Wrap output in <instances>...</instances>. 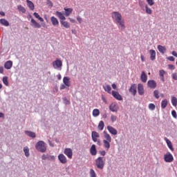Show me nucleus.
Returning <instances> with one entry per match:
<instances>
[{
    "mask_svg": "<svg viewBox=\"0 0 177 177\" xmlns=\"http://www.w3.org/2000/svg\"><path fill=\"white\" fill-rule=\"evenodd\" d=\"M112 19L115 21L116 24H118V27H121L122 30L125 28V24H124V20H122V16L118 12H112Z\"/></svg>",
    "mask_w": 177,
    "mask_h": 177,
    "instance_id": "nucleus-1",
    "label": "nucleus"
},
{
    "mask_svg": "<svg viewBox=\"0 0 177 177\" xmlns=\"http://www.w3.org/2000/svg\"><path fill=\"white\" fill-rule=\"evenodd\" d=\"M35 149L40 153L46 151V143L42 140L38 141L35 145Z\"/></svg>",
    "mask_w": 177,
    "mask_h": 177,
    "instance_id": "nucleus-2",
    "label": "nucleus"
},
{
    "mask_svg": "<svg viewBox=\"0 0 177 177\" xmlns=\"http://www.w3.org/2000/svg\"><path fill=\"white\" fill-rule=\"evenodd\" d=\"M95 167H97L98 169H104V165L106 164L104 158L100 156L97 159H95Z\"/></svg>",
    "mask_w": 177,
    "mask_h": 177,
    "instance_id": "nucleus-3",
    "label": "nucleus"
},
{
    "mask_svg": "<svg viewBox=\"0 0 177 177\" xmlns=\"http://www.w3.org/2000/svg\"><path fill=\"white\" fill-rule=\"evenodd\" d=\"M164 160L165 162H172L174 161V156L170 152H167L164 155Z\"/></svg>",
    "mask_w": 177,
    "mask_h": 177,
    "instance_id": "nucleus-4",
    "label": "nucleus"
},
{
    "mask_svg": "<svg viewBox=\"0 0 177 177\" xmlns=\"http://www.w3.org/2000/svg\"><path fill=\"white\" fill-rule=\"evenodd\" d=\"M136 84H133L131 85L130 88L129 89V92L133 95V96H136L138 92Z\"/></svg>",
    "mask_w": 177,
    "mask_h": 177,
    "instance_id": "nucleus-5",
    "label": "nucleus"
},
{
    "mask_svg": "<svg viewBox=\"0 0 177 177\" xmlns=\"http://www.w3.org/2000/svg\"><path fill=\"white\" fill-rule=\"evenodd\" d=\"M62 66L63 62L60 59H57L53 62V66L54 67V68H62Z\"/></svg>",
    "mask_w": 177,
    "mask_h": 177,
    "instance_id": "nucleus-6",
    "label": "nucleus"
},
{
    "mask_svg": "<svg viewBox=\"0 0 177 177\" xmlns=\"http://www.w3.org/2000/svg\"><path fill=\"white\" fill-rule=\"evenodd\" d=\"M65 156H68V158H73V150L71 148H66L64 151Z\"/></svg>",
    "mask_w": 177,
    "mask_h": 177,
    "instance_id": "nucleus-7",
    "label": "nucleus"
},
{
    "mask_svg": "<svg viewBox=\"0 0 177 177\" xmlns=\"http://www.w3.org/2000/svg\"><path fill=\"white\" fill-rule=\"evenodd\" d=\"M147 86L151 89H156L157 88V83L154 80H149L147 82Z\"/></svg>",
    "mask_w": 177,
    "mask_h": 177,
    "instance_id": "nucleus-8",
    "label": "nucleus"
},
{
    "mask_svg": "<svg viewBox=\"0 0 177 177\" xmlns=\"http://www.w3.org/2000/svg\"><path fill=\"white\" fill-rule=\"evenodd\" d=\"M58 160L62 164H66L67 162V158L63 153H60L58 156Z\"/></svg>",
    "mask_w": 177,
    "mask_h": 177,
    "instance_id": "nucleus-9",
    "label": "nucleus"
},
{
    "mask_svg": "<svg viewBox=\"0 0 177 177\" xmlns=\"http://www.w3.org/2000/svg\"><path fill=\"white\" fill-rule=\"evenodd\" d=\"M41 160H48V161H53L55 160V156H50L49 154H43L41 156Z\"/></svg>",
    "mask_w": 177,
    "mask_h": 177,
    "instance_id": "nucleus-10",
    "label": "nucleus"
},
{
    "mask_svg": "<svg viewBox=\"0 0 177 177\" xmlns=\"http://www.w3.org/2000/svg\"><path fill=\"white\" fill-rule=\"evenodd\" d=\"M30 23H31L30 26H32V27H33L34 28H41V24L37 22V21H35L34 18H32Z\"/></svg>",
    "mask_w": 177,
    "mask_h": 177,
    "instance_id": "nucleus-11",
    "label": "nucleus"
},
{
    "mask_svg": "<svg viewBox=\"0 0 177 177\" xmlns=\"http://www.w3.org/2000/svg\"><path fill=\"white\" fill-rule=\"evenodd\" d=\"M138 92L140 96H143L145 95V88L143 87V84H138Z\"/></svg>",
    "mask_w": 177,
    "mask_h": 177,
    "instance_id": "nucleus-12",
    "label": "nucleus"
},
{
    "mask_svg": "<svg viewBox=\"0 0 177 177\" xmlns=\"http://www.w3.org/2000/svg\"><path fill=\"white\" fill-rule=\"evenodd\" d=\"M112 96L115 97L117 100H122V96L120 95L118 91H112Z\"/></svg>",
    "mask_w": 177,
    "mask_h": 177,
    "instance_id": "nucleus-13",
    "label": "nucleus"
},
{
    "mask_svg": "<svg viewBox=\"0 0 177 177\" xmlns=\"http://www.w3.org/2000/svg\"><path fill=\"white\" fill-rule=\"evenodd\" d=\"M91 138L93 142H97V138H100V135L96 131H92Z\"/></svg>",
    "mask_w": 177,
    "mask_h": 177,
    "instance_id": "nucleus-14",
    "label": "nucleus"
},
{
    "mask_svg": "<svg viewBox=\"0 0 177 177\" xmlns=\"http://www.w3.org/2000/svg\"><path fill=\"white\" fill-rule=\"evenodd\" d=\"M109 110L111 111L113 113H117V111H118V106H117V104L112 103L109 106Z\"/></svg>",
    "mask_w": 177,
    "mask_h": 177,
    "instance_id": "nucleus-15",
    "label": "nucleus"
},
{
    "mask_svg": "<svg viewBox=\"0 0 177 177\" xmlns=\"http://www.w3.org/2000/svg\"><path fill=\"white\" fill-rule=\"evenodd\" d=\"M50 21L54 27H57L59 26V20L55 17H51Z\"/></svg>",
    "mask_w": 177,
    "mask_h": 177,
    "instance_id": "nucleus-16",
    "label": "nucleus"
},
{
    "mask_svg": "<svg viewBox=\"0 0 177 177\" xmlns=\"http://www.w3.org/2000/svg\"><path fill=\"white\" fill-rule=\"evenodd\" d=\"M90 154L91 156H96L97 154V150L96 149V145H93L90 148Z\"/></svg>",
    "mask_w": 177,
    "mask_h": 177,
    "instance_id": "nucleus-17",
    "label": "nucleus"
},
{
    "mask_svg": "<svg viewBox=\"0 0 177 177\" xmlns=\"http://www.w3.org/2000/svg\"><path fill=\"white\" fill-rule=\"evenodd\" d=\"M107 129L109 131V132H110L111 133V135H117V133H118V131H117V129H114V127H111V126H108L107 127Z\"/></svg>",
    "mask_w": 177,
    "mask_h": 177,
    "instance_id": "nucleus-18",
    "label": "nucleus"
},
{
    "mask_svg": "<svg viewBox=\"0 0 177 177\" xmlns=\"http://www.w3.org/2000/svg\"><path fill=\"white\" fill-rule=\"evenodd\" d=\"M12 66H13V62L12 61H7L4 63V68L6 70H10Z\"/></svg>",
    "mask_w": 177,
    "mask_h": 177,
    "instance_id": "nucleus-19",
    "label": "nucleus"
},
{
    "mask_svg": "<svg viewBox=\"0 0 177 177\" xmlns=\"http://www.w3.org/2000/svg\"><path fill=\"white\" fill-rule=\"evenodd\" d=\"M140 80L142 82L146 83L147 82V75L145 71H142L140 75Z\"/></svg>",
    "mask_w": 177,
    "mask_h": 177,
    "instance_id": "nucleus-20",
    "label": "nucleus"
},
{
    "mask_svg": "<svg viewBox=\"0 0 177 177\" xmlns=\"http://www.w3.org/2000/svg\"><path fill=\"white\" fill-rule=\"evenodd\" d=\"M25 135L29 136V138H37V134L31 131H25Z\"/></svg>",
    "mask_w": 177,
    "mask_h": 177,
    "instance_id": "nucleus-21",
    "label": "nucleus"
},
{
    "mask_svg": "<svg viewBox=\"0 0 177 177\" xmlns=\"http://www.w3.org/2000/svg\"><path fill=\"white\" fill-rule=\"evenodd\" d=\"M165 140L169 147V149L171 151H174V147L172 146V142H171V140H169L168 138H165Z\"/></svg>",
    "mask_w": 177,
    "mask_h": 177,
    "instance_id": "nucleus-22",
    "label": "nucleus"
},
{
    "mask_svg": "<svg viewBox=\"0 0 177 177\" xmlns=\"http://www.w3.org/2000/svg\"><path fill=\"white\" fill-rule=\"evenodd\" d=\"M150 53V59L153 62L156 60V50H149Z\"/></svg>",
    "mask_w": 177,
    "mask_h": 177,
    "instance_id": "nucleus-23",
    "label": "nucleus"
},
{
    "mask_svg": "<svg viewBox=\"0 0 177 177\" xmlns=\"http://www.w3.org/2000/svg\"><path fill=\"white\" fill-rule=\"evenodd\" d=\"M158 50L160 52V53L164 54L165 53L167 52V48H165V46L158 45Z\"/></svg>",
    "mask_w": 177,
    "mask_h": 177,
    "instance_id": "nucleus-24",
    "label": "nucleus"
},
{
    "mask_svg": "<svg viewBox=\"0 0 177 177\" xmlns=\"http://www.w3.org/2000/svg\"><path fill=\"white\" fill-rule=\"evenodd\" d=\"M63 82L66 86H70V85H71L70 84V78L68 77H64L63 78Z\"/></svg>",
    "mask_w": 177,
    "mask_h": 177,
    "instance_id": "nucleus-25",
    "label": "nucleus"
},
{
    "mask_svg": "<svg viewBox=\"0 0 177 177\" xmlns=\"http://www.w3.org/2000/svg\"><path fill=\"white\" fill-rule=\"evenodd\" d=\"M64 10L65 11V16L66 17H68V16L73 13V8H64Z\"/></svg>",
    "mask_w": 177,
    "mask_h": 177,
    "instance_id": "nucleus-26",
    "label": "nucleus"
},
{
    "mask_svg": "<svg viewBox=\"0 0 177 177\" xmlns=\"http://www.w3.org/2000/svg\"><path fill=\"white\" fill-rule=\"evenodd\" d=\"M26 2L29 9H30V10H34L35 9L34 3H32V1L30 0H26Z\"/></svg>",
    "mask_w": 177,
    "mask_h": 177,
    "instance_id": "nucleus-27",
    "label": "nucleus"
},
{
    "mask_svg": "<svg viewBox=\"0 0 177 177\" xmlns=\"http://www.w3.org/2000/svg\"><path fill=\"white\" fill-rule=\"evenodd\" d=\"M103 133L106 140L108 142H111V136H110V134L107 133V131H104Z\"/></svg>",
    "mask_w": 177,
    "mask_h": 177,
    "instance_id": "nucleus-28",
    "label": "nucleus"
},
{
    "mask_svg": "<svg viewBox=\"0 0 177 177\" xmlns=\"http://www.w3.org/2000/svg\"><path fill=\"white\" fill-rule=\"evenodd\" d=\"M103 143L105 149H106V150H109L110 149V143H111V141L103 140Z\"/></svg>",
    "mask_w": 177,
    "mask_h": 177,
    "instance_id": "nucleus-29",
    "label": "nucleus"
},
{
    "mask_svg": "<svg viewBox=\"0 0 177 177\" xmlns=\"http://www.w3.org/2000/svg\"><path fill=\"white\" fill-rule=\"evenodd\" d=\"M0 23L3 26H5V27H9V21L5 19H0Z\"/></svg>",
    "mask_w": 177,
    "mask_h": 177,
    "instance_id": "nucleus-30",
    "label": "nucleus"
},
{
    "mask_svg": "<svg viewBox=\"0 0 177 177\" xmlns=\"http://www.w3.org/2000/svg\"><path fill=\"white\" fill-rule=\"evenodd\" d=\"M100 115V111L97 109L93 110V117H99Z\"/></svg>",
    "mask_w": 177,
    "mask_h": 177,
    "instance_id": "nucleus-31",
    "label": "nucleus"
},
{
    "mask_svg": "<svg viewBox=\"0 0 177 177\" xmlns=\"http://www.w3.org/2000/svg\"><path fill=\"white\" fill-rule=\"evenodd\" d=\"M60 24H62L64 28H70V24L66 21H60Z\"/></svg>",
    "mask_w": 177,
    "mask_h": 177,
    "instance_id": "nucleus-32",
    "label": "nucleus"
},
{
    "mask_svg": "<svg viewBox=\"0 0 177 177\" xmlns=\"http://www.w3.org/2000/svg\"><path fill=\"white\" fill-rule=\"evenodd\" d=\"M168 106V100L165 99L161 102V109H165Z\"/></svg>",
    "mask_w": 177,
    "mask_h": 177,
    "instance_id": "nucleus-33",
    "label": "nucleus"
},
{
    "mask_svg": "<svg viewBox=\"0 0 177 177\" xmlns=\"http://www.w3.org/2000/svg\"><path fill=\"white\" fill-rule=\"evenodd\" d=\"M24 152L26 157H30V149H28V147H25L24 148Z\"/></svg>",
    "mask_w": 177,
    "mask_h": 177,
    "instance_id": "nucleus-34",
    "label": "nucleus"
},
{
    "mask_svg": "<svg viewBox=\"0 0 177 177\" xmlns=\"http://www.w3.org/2000/svg\"><path fill=\"white\" fill-rule=\"evenodd\" d=\"M33 16H35V17L36 19H38V20H39V21H41V23H44L43 18L39 16V14H38V12H34Z\"/></svg>",
    "mask_w": 177,
    "mask_h": 177,
    "instance_id": "nucleus-35",
    "label": "nucleus"
},
{
    "mask_svg": "<svg viewBox=\"0 0 177 177\" xmlns=\"http://www.w3.org/2000/svg\"><path fill=\"white\" fill-rule=\"evenodd\" d=\"M104 128V122H103V120L100 121L99 124H98V129H100V131H103Z\"/></svg>",
    "mask_w": 177,
    "mask_h": 177,
    "instance_id": "nucleus-36",
    "label": "nucleus"
},
{
    "mask_svg": "<svg viewBox=\"0 0 177 177\" xmlns=\"http://www.w3.org/2000/svg\"><path fill=\"white\" fill-rule=\"evenodd\" d=\"M17 9H18L19 12H21V13H26V8L24 7H23V6H21V5L17 6Z\"/></svg>",
    "mask_w": 177,
    "mask_h": 177,
    "instance_id": "nucleus-37",
    "label": "nucleus"
},
{
    "mask_svg": "<svg viewBox=\"0 0 177 177\" xmlns=\"http://www.w3.org/2000/svg\"><path fill=\"white\" fill-rule=\"evenodd\" d=\"M103 88L105 92H108V93H111V86L110 85L103 86Z\"/></svg>",
    "mask_w": 177,
    "mask_h": 177,
    "instance_id": "nucleus-38",
    "label": "nucleus"
},
{
    "mask_svg": "<svg viewBox=\"0 0 177 177\" xmlns=\"http://www.w3.org/2000/svg\"><path fill=\"white\" fill-rule=\"evenodd\" d=\"M3 83L6 86H9V82L8 81V76H4L2 79Z\"/></svg>",
    "mask_w": 177,
    "mask_h": 177,
    "instance_id": "nucleus-39",
    "label": "nucleus"
},
{
    "mask_svg": "<svg viewBox=\"0 0 177 177\" xmlns=\"http://www.w3.org/2000/svg\"><path fill=\"white\" fill-rule=\"evenodd\" d=\"M171 104L174 107H176V106H177V98H176V97H171Z\"/></svg>",
    "mask_w": 177,
    "mask_h": 177,
    "instance_id": "nucleus-40",
    "label": "nucleus"
},
{
    "mask_svg": "<svg viewBox=\"0 0 177 177\" xmlns=\"http://www.w3.org/2000/svg\"><path fill=\"white\" fill-rule=\"evenodd\" d=\"M55 15L57 17L59 18V20L64 16V14H63L62 12L56 11Z\"/></svg>",
    "mask_w": 177,
    "mask_h": 177,
    "instance_id": "nucleus-41",
    "label": "nucleus"
},
{
    "mask_svg": "<svg viewBox=\"0 0 177 177\" xmlns=\"http://www.w3.org/2000/svg\"><path fill=\"white\" fill-rule=\"evenodd\" d=\"M145 12L147 15H151L152 13L151 8H149L147 5L145 6Z\"/></svg>",
    "mask_w": 177,
    "mask_h": 177,
    "instance_id": "nucleus-42",
    "label": "nucleus"
},
{
    "mask_svg": "<svg viewBox=\"0 0 177 177\" xmlns=\"http://www.w3.org/2000/svg\"><path fill=\"white\" fill-rule=\"evenodd\" d=\"M149 110H151V111H154V110H156V105L153 103H151L149 104Z\"/></svg>",
    "mask_w": 177,
    "mask_h": 177,
    "instance_id": "nucleus-43",
    "label": "nucleus"
},
{
    "mask_svg": "<svg viewBox=\"0 0 177 177\" xmlns=\"http://www.w3.org/2000/svg\"><path fill=\"white\" fill-rule=\"evenodd\" d=\"M90 176L96 177V172H95V170H93V169H90Z\"/></svg>",
    "mask_w": 177,
    "mask_h": 177,
    "instance_id": "nucleus-44",
    "label": "nucleus"
},
{
    "mask_svg": "<svg viewBox=\"0 0 177 177\" xmlns=\"http://www.w3.org/2000/svg\"><path fill=\"white\" fill-rule=\"evenodd\" d=\"M158 90H155L153 91V95H154V97H156V99H160V95H158Z\"/></svg>",
    "mask_w": 177,
    "mask_h": 177,
    "instance_id": "nucleus-45",
    "label": "nucleus"
},
{
    "mask_svg": "<svg viewBox=\"0 0 177 177\" xmlns=\"http://www.w3.org/2000/svg\"><path fill=\"white\" fill-rule=\"evenodd\" d=\"M111 120L112 122H115L117 121V116L114 115H111Z\"/></svg>",
    "mask_w": 177,
    "mask_h": 177,
    "instance_id": "nucleus-46",
    "label": "nucleus"
},
{
    "mask_svg": "<svg viewBox=\"0 0 177 177\" xmlns=\"http://www.w3.org/2000/svg\"><path fill=\"white\" fill-rule=\"evenodd\" d=\"M62 100L64 104H70V100H68L66 97H63Z\"/></svg>",
    "mask_w": 177,
    "mask_h": 177,
    "instance_id": "nucleus-47",
    "label": "nucleus"
},
{
    "mask_svg": "<svg viewBox=\"0 0 177 177\" xmlns=\"http://www.w3.org/2000/svg\"><path fill=\"white\" fill-rule=\"evenodd\" d=\"M147 2L149 6H153V5H154V0H147Z\"/></svg>",
    "mask_w": 177,
    "mask_h": 177,
    "instance_id": "nucleus-48",
    "label": "nucleus"
},
{
    "mask_svg": "<svg viewBox=\"0 0 177 177\" xmlns=\"http://www.w3.org/2000/svg\"><path fill=\"white\" fill-rule=\"evenodd\" d=\"M47 5H48L50 8H53V3L52 1H50V0H47Z\"/></svg>",
    "mask_w": 177,
    "mask_h": 177,
    "instance_id": "nucleus-49",
    "label": "nucleus"
},
{
    "mask_svg": "<svg viewBox=\"0 0 177 177\" xmlns=\"http://www.w3.org/2000/svg\"><path fill=\"white\" fill-rule=\"evenodd\" d=\"M171 115L174 118H177V113H176V111L173 110L171 111Z\"/></svg>",
    "mask_w": 177,
    "mask_h": 177,
    "instance_id": "nucleus-50",
    "label": "nucleus"
},
{
    "mask_svg": "<svg viewBox=\"0 0 177 177\" xmlns=\"http://www.w3.org/2000/svg\"><path fill=\"white\" fill-rule=\"evenodd\" d=\"M164 74H165V70H160L159 71V75L160 77H164Z\"/></svg>",
    "mask_w": 177,
    "mask_h": 177,
    "instance_id": "nucleus-51",
    "label": "nucleus"
},
{
    "mask_svg": "<svg viewBox=\"0 0 177 177\" xmlns=\"http://www.w3.org/2000/svg\"><path fill=\"white\" fill-rule=\"evenodd\" d=\"M168 67L169 70H175V66H174L173 64H169Z\"/></svg>",
    "mask_w": 177,
    "mask_h": 177,
    "instance_id": "nucleus-52",
    "label": "nucleus"
},
{
    "mask_svg": "<svg viewBox=\"0 0 177 177\" xmlns=\"http://www.w3.org/2000/svg\"><path fill=\"white\" fill-rule=\"evenodd\" d=\"M99 153L100 154V156L104 157V156H106V151H100Z\"/></svg>",
    "mask_w": 177,
    "mask_h": 177,
    "instance_id": "nucleus-53",
    "label": "nucleus"
},
{
    "mask_svg": "<svg viewBox=\"0 0 177 177\" xmlns=\"http://www.w3.org/2000/svg\"><path fill=\"white\" fill-rule=\"evenodd\" d=\"M168 60H169L170 62H175V57H172V56H170V57H168Z\"/></svg>",
    "mask_w": 177,
    "mask_h": 177,
    "instance_id": "nucleus-54",
    "label": "nucleus"
},
{
    "mask_svg": "<svg viewBox=\"0 0 177 177\" xmlns=\"http://www.w3.org/2000/svg\"><path fill=\"white\" fill-rule=\"evenodd\" d=\"M77 20L79 23H82V18H81V17L78 16L77 17Z\"/></svg>",
    "mask_w": 177,
    "mask_h": 177,
    "instance_id": "nucleus-55",
    "label": "nucleus"
},
{
    "mask_svg": "<svg viewBox=\"0 0 177 177\" xmlns=\"http://www.w3.org/2000/svg\"><path fill=\"white\" fill-rule=\"evenodd\" d=\"M59 89L62 91L63 89H66V84H61Z\"/></svg>",
    "mask_w": 177,
    "mask_h": 177,
    "instance_id": "nucleus-56",
    "label": "nucleus"
},
{
    "mask_svg": "<svg viewBox=\"0 0 177 177\" xmlns=\"http://www.w3.org/2000/svg\"><path fill=\"white\" fill-rule=\"evenodd\" d=\"M173 79L177 81V74L176 73H173L172 74Z\"/></svg>",
    "mask_w": 177,
    "mask_h": 177,
    "instance_id": "nucleus-57",
    "label": "nucleus"
},
{
    "mask_svg": "<svg viewBox=\"0 0 177 177\" xmlns=\"http://www.w3.org/2000/svg\"><path fill=\"white\" fill-rule=\"evenodd\" d=\"M48 145H49V146H50V147H54L55 145L52 143V142L50 140H48Z\"/></svg>",
    "mask_w": 177,
    "mask_h": 177,
    "instance_id": "nucleus-58",
    "label": "nucleus"
},
{
    "mask_svg": "<svg viewBox=\"0 0 177 177\" xmlns=\"http://www.w3.org/2000/svg\"><path fill=\"white\" fill-rule=\"evenodd\" d=\"M0 118H5V113L0 112Z\"/></svg>",
    "mask_w": 177,
    "mask_h": 177,
    "instance_id": "nucleus-59",
    "label": "nucleus"
},
{
    "mask_svg": "<svg viewBox=\"0 0 177 177\" xmlns=\"http://www.w3.org/2000/svg\"><path fill=\"white\" fill-rule=\"evenodd\" d=\"M97 145H98V146H102V142L100 141V140H97Z\"/></svg>",
    "mask_w": 177,
    "mask_h": 177,
    "instance_id": "nucleus-60",
    "label": "nucleus"
},
{
    "mask_svg": "<svg viewBox=\"0 0 177 177\" xmlns=\"http://www.w3.org/2000/svg\"><path fill=\"white\" fill-rule=\"evenodd\" d=\"M57 80H59V81H60V80H62V75H60V73H59V74L57 75Z\"/></svg>",
    "mask_w": 177,
    "mask_h": 177,
    "instance_id": "nucleus-61",
    "label": "nucleus"
},
{
    "mask_svg": "<svg viewBox=\"0 0 177 177\" xmlns=\"http://www.w3.org/2000/svg\"><path fill=\"white\" fill-rule=\"evenodd\" d=\"M0 74H3V67L0 66Z\"/></svg>",
    "mask_w": 177,
    "mask_h": 177,
    "instance_id": "nucleus-62",
    "label": "nucleus"
},
{
    "mask_svg": "<svg viewBox=\"0 0 177 177\" xmlns=\"http://www.w3.org/2000/svg\"><path fill=\"white\" fill-rule=\"evenodd\" d=\"M171 55H173V56H175V57H177V53L176 51H172Z\"/></svg>",
    "mask_w": 177,
    "mask_h": 177,
    "instance_id": "nucleus-63",
    "label": "nucleus"
},
{
    "mask_svg": "<svg viewBox=\"0 0 177 177\" xmlns=\"http://www.w3.org/2000/svg\"><path fill=\"white\" fill-rule=\"evenodd\" d=\"M113 89H117V85L115 84H112Z\"/></svg>",
    "mask_w": 177,
    "mask_h": 177,
    "instance_id": "nucleus-64",
    "label": "nucleus"
}]
</instances>
